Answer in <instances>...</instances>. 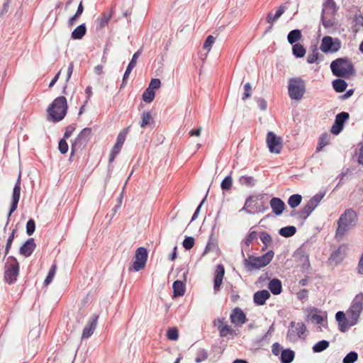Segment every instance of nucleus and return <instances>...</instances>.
<instances>
[{"label":"nucleus","mask_w":363,"mask_h":363,"mask_svg":"<svg viewBox=\"0 0 363 363\" xmlns=\"http://www.w3.org/2000/svg\"><path fill=\"white\" fill-rule=\"evenodd\" d=\"M67 108L66 98L57 97L48 108V120L54 123L62 121L67 114Z\"/></svg>","instance_id":"f257e3e1"},{"label":"nucleus","mask_w":363,"mask_h":363,"mask_svg":"<svg viewBox=\"0 0 363 363\" xmlns=\"http://www.w3.org/2000/svg\"><path fill=\"white\" fill-rule=\"evenodd\" d=\"M357 221V213L352 208L346 209L337 220V228L335 233L336 238H342L346 232L356 225Z\"/></svg>","instance_id":"f03ea898"},{"label":"nucleus","mask_w":363,"mask_h":363,"mask_svg":"<svg viewBox=\"0 0 363 363\" xmlns=\"http://www.w3.org/2000/svg\"><path fill=\"white\" fill-rule=\"evenodd\" d=\"M242 255L244 258L243 264L245 267L247 271L251 272L264 267L269 264L274 257V252L272 250H269L260 257L249 255L247 258H245L244 252L242 250Z\"/></svg>","instance_id":"7ed1b4c3"},{"label":"nucleus","mask_w":363,"mask_h":363,"mask_svg":"<svg viewBox=\"0 0 363 363\" xmlns=\"http://www.w3.org/2000/svg\"><path fill=\"white\" fill-rule=\"evenodd\" d=\"M330 69L335 76L342 78H348L355 72L353 65L347 57L333 60L330 64Z\"/></svg>","instance_id":"20e7f679"},{"label":"nucleus","mask_w":363,"mask_h":363,"mask_svg":"<svg viewBox=\"0 0 363 363\" xmlns=\"http://www.w3.org/2000/svg\"><path fill=\"white\" fill-rule=\"evenodd\" d=\"M323 9L321 12V21L323 26L325 28L334 26L335 15L337 11L338 7L336 6L334 0H325L323 4Z\"/></svg>","instance_id":"39448f33"},{"label":"nucleus","mask_w":363,"mask_h":363,"mask_svg":"<svg viewBox=\"0 0 363 363\" xmlns=\"http://www.w3.org/2000/svg\"><path fill=\"white\" fill-rule=\"evenodd\" d=\"M288 92L293 100H300L306 92L305 81L301 77H292L289 81Z\"/></svg>","instance_id":"423d86ee"},{"label":"nucleus","mask_w":363,"mask_h":363,"mask_svg":"<svg viewBox=\"0 0 363 363\" xmlns=\"http://www.w3.org/2000/svg\"><path fill=\"white\" fill-rule=\"evenodd\" d=\"M19 263L13 256H9L5 264L4 280L9 284L16 282L19 274Z\"/></svg>","instance_id":"0eeeda50"},{"label":"nucleus","mask_w":363,"mask_h":363,"mask_svg":"<svg viewBox=\"0 0 363 363\" xmlns=\"http://www.w3.org/2000/svg\"><path fill=\"white\" fill-rule=\"evenodd\" d=\"M363 311V293H359L353 299L350 308L347 311L348 317H351L352 323H357L359 315Z\"/></svg>","instance_id":"6e6552de"},{"label":"nucleus","mask_w":363,"mask_h":363,"mask_svg":"<svg viewBox=\"0 0 363 363\" xmlns=\"http://www.w3.org/2000/svg\"><path fill=\"white\" fill-rule=\"evenodd\" d=\"M306 326L303 323L291 322L287 332V338L290 341H296L298 338L306 336Z\"/></svg>","instance_id":"1a4fd4ad"},{"label":"nucleus","mask_w":363,"mask_h":363,"mask_svg":"<svg viewBox=\"0 0 363 363\" xmlns=\"http://www.w3.org/2000/svg\"><path fill=\"white\" fill-rule=\"evenodd\" d=\"M266 142L271 153L279 154L283 147L282 138L274 133L269 131L267 134Z\"/></svg>","instance_id":"9d476101"},{"label":"nucleus","mask_w":363,"mask_h":363,"mask_svg":"<svg viewBox=\"0 0 363 363\" xmlns=\"http://www.w3.org/2000/svg\"><path fill=\"white\" fill-rule=\"evenodd\" d=\"M91 135V129L90 128H84L75 138L71 145V155H73L74 152L81 148L82 145H85L89 141Z\"/></svg>","instance_id":"9b49d317"},{"label":"nucleus","mask_w":363,"mask_h":363,"mask_svg":"<svg viewBox=\"0 0 363 363\" xmlns=\"http://www.w3.org/2000/svg\"><path fill=\"white\" fill-rule=\"evenodd\" d=\"M147 249L143 247H138L135 251V260L133 263V269L135 272H139L144 269L147 259Z\"/></svg>","instance_id":"f8f14e48"},{"label":"nucleus","mask_w":363,"mask_h":363,"mask_svg":"<svg viewBox=\"0 0 363 363\" xmlns=\"http://www.w3.org/2000/svg\"><path fill=\"white\" fill-rule=\"evenodd\" d=\"M340 48V42L338 40L335 41L330 36H325L322 39L320 49L325 53L335 52Z\"/></svg>","instance_id":"ddd939ff"},{"label":"nucleus","mask_w":363,"mask_h":363,"mask_svg":"<svg viewBox=\"0 0 363 363\" xmlns=\"http://www.w3.org/2000/svg\"><path fill=\"white\" fill-rule=\"evenodd\" d=\"M350 114L347 112H340L336 115L335 122L331 127L333 134L338 135L343 129L345 123L349 119Z\"/></svg>","instance_id":"4468645a"},{"label":"nucleus","mask_w":363,"mask_h":363,"mask_svg":"<svg viewBox=\"0 0 363 363\" xmlns=\"http://www.w3.org/2000/svg\"><path fill=\"white\" fill-rule=\"evenodd\" d=\"M259 201L257 196H250L245 201L242 211H245L247 214L257 213L255 210H258Z\"/></svg>","instance_id":"2eb2a0df"},{"label":"nucleus","mask_w":363,"mask_h":363,"mask_svg":"<svg viewBox=\"0 0 363 363\" xmlns=\"http://www.w3.org/2000/svg\"><path fill=\"white\" fill-rule=\"evenodd\" d=\"M225 274V269L223 264H218L214 272L213 290L215 293L220 291Z\"/></svg>","instance_id":"dca6fc26"},{"label":"nucleus","mask_w":363,"mask_h":363,"mask_svg":"<svg viewBox=\"0 0 363 363\" xmlns=\"http://www.w3.org/2000/svg\"><path fill=\"white\" fill-rule=\"evenodd\" d=\"M230 318L231 322L236 325H241L247 321L245 313L238 307L232 311Z\"/></svg>","instance_id":"f3484780"},{"label":"nucleus","mask_w":363,"mask_h":363,"mask_svg":"<svg viewBox=\"0 0 363 363\" xmlns=\"http://www.w3.org/2000/svg\"><path fill=\"white\" fill-rule=\"evenodd\" d=\"M21 174L19 173L18 177L16 180V182L14 185L13 193H12V199H11V210L16 211L18 207V203L20 199L21 195Z\"/></svg>","instance_id":"a211bd4d"},{"label":"nucleus","mask_w":363,"mask_h":363,"mask_svg":"<svg viewBox=\"0 0 363 363\" xmlns=\"http://www.w3.org/2000/svg\"><path fill=\"white\" fill-rule=\"evenodd\" d=\"M35 247L34 239L29 238L20 247L19 253L25 257H28L32 255Z\"/></svg>","instance_id":"6ab92c4d"},{"label":"nucleus","mask_w":363,"mask_h":363,"mask_svg":"<svg viewBox=\"0 0 363 363\" xmlns=\"http://www.w3.org/2000/svg\"><path fill=\"white\" fill-rule=\"evenodd\" d=\"M272 212L276 216H280L286 208L284 202L279 198L273 197L269 202Z\"/></svg>","instance_id":"aec40b11"},{"label":"nucleus","mask_w":363,"mask_h":363,"mask_svg":"<svg viewBox=\"0 0 363 363\" xmlns=\"http://www.w3.org/2000/svg\"><path fill=\"white\" fill-rule=\"evenodd\" d=\"M98 319H99L98 315H93V317L91 318V320H90L88 322L87 325L84 327V328L83 330L82 335V339L88 338L94 333V331L95 330L96 327Z\"/></svg>","instance_id":"412c9836"},{"label":"nucleus","mask_w":363,"mask_h":363,"mask_svg":"<svg viewBox=\"0 0 363 363\" xmlns=\"http://www.w3.org/2000/svg\"><path fill=\"white\" fill-rule=\"evenodd\" d=\"M141 50H138L137 52H135L133 57H132V59L130 60V62H129L126 69H125V72L123 74V81H122V84H121V86H125V84H126V80L128 78L131 71L133 70V69L135 67L136 65V62H137V59L139 57V56L141 55Z\"/></svg>","instance_id":"4be33fe9"},{"label":"nucleus","mask_w":363,"mask_h":363,"mask_svg":"<svg viewBox=\"0 0 363 363\" xmlns=\"http://www.w3.org/2000/svg\"><path fill=\"white\" fill-rule=\"evenodd\" d=\"M270 296V293L266 289L258 291L254 294V303L257 306H263Z\"/></svg>","instance_id":"5701e85b"},{"label":"nucleus","mask_w":363,"mask_h":363,"mask_svg":"<svg viewBox=\"0 0 363 363\" xmlns=\"http://www.w3.org/2000/svg\"><path fill=\"white\" fill-rule=\"evenodd\" d=\"M268 289L274 295H279L282 291L281 281L277 278L272 279L268 284Z\"/></svg>","instance_id":"b1692460"},{"label":"nucleus","mask_w":363,"mask_h":363,"mask_svg":"<svg viewBox=\"0 0 363 363\" xmlns=\"http://www.w3.org/2000/svg\"><path fill=\"white\" fill-rule=\"evenodd\" d=\"M173 296L174 297H180L184 296L185 293V285L183 281L176 280L173 285Z\"/></svg>","instance_id":"393cba45"},{"label":"nucleus","mask_w":363,"mask_h":363,"mask_svg":"<svg viewBox=\"0 0 363 363\" xmlns=\"http://www.w3.org/2000/svg\"><path fill=\"white\" fill-rule=\"evenodd\" d=\"M295 357V353L290 349H285L281 351L280 361L281 363H291Z\"/></svg>","instance_id":"a878e982"},{"label":"nucleus","mask_w":363,"mask_h":363,"mask_svg":"<svg viewBox=\"0 0 363 363\" xmlns=\"http://www.w3.org/2000/svg\"><path fill=\"white\" fill-rule=\"evenodd\" d=\"M86 32V28L84 23H82L78 26L71 34V37L74 40H80L82 39Z\"/></svg>","instance_id":"bb28decb"},{"label":"nucleus","mask_w":363,"mask_h":363,"mask_svg":"<svg viewBox=\"0 0 363 363\" xmlns=\"http://www.w3.org/2000/svg\"><path fill=\"white\" fill-rule=\"evenodd\" d=\"M302 38L301 31L298 29L291 30L287 35V40L291 45L297 43Z\"/></svg>","instance_id":"cd10ccee"},{"label":"nucleus","mask_w":363,"mask_h":363,"mask_svg":"<svg viewBox=\"0 0 363 363\" xmlns=\"http://www.w3.org/2000/svg\"><path fill=\"white\" fill-rule=\"evenodd\" d=\"M238 182L240 184L247 187H252L255 186L257 179L251 176H241L240 177Z\"/></svg>","instance_id":"c85d7f7f"},{"label":"nucleus","mask_w":363,"mask_h":363,"mask_svg":"<svg viewBox=\"0 0 363 363\" xmlns=\"http://www.w3.org/2000/svg\"><path fill=\"white\" fill-rule=\"evenodd\" d=\"M333 89L336 92H343L347 86V83L342 79H336L333 82Z\"/></svg>","instance_id":"c756f323"},{"label":"nucleus","mask_w":363,"mask_h":363,"mask_svg":"<svg viewBox=\"0 0 363 363\" xmlns=\"http://www.w3.org/2000/svg\"><path fill=\"white\" fill-rule=\"evenodd\" d=\"M296 233V228L293 225H288L284 228H281L279 230V233L280 235L284 238H289L295 235Z\"/></svg>","instance_id":"7c9ffc66"},{"label":"nucleus","mask_w":363,"mask_h":363,"mask_svg":"<svg viewBox=\"0 0 363 363\" xmlns=\"http://www.w3.org/2000/svg\"><path fill=\"white\" fill-rule=\"evenodd\" d=\"M344 257L342 247H340L331 254L330 259L335 264H339L343 260Z\"/></svg>","instance_id":"2f4dec72"},{"label":"nucleus","mask_w":363,"mask_h":363,"mask_svg":"<svg viewBox=\"0 0 363 363\" xmlns=\"http://www.w3.org/2000/svg\"><path fill=\"white\" fill-rule=\"evenodd\" d=\"M306 52V49L301 44L296 43L293 45L292 53L296 57L301 58L304 57Z\"/></svg>","instance_id":"473e14b6"},{"label":"nucleus","mask_w":363,"mask_h":363,"mask_svg":"<svg viewBox=\"0 0 363 363\" xmlns=\"http://www.w3.org/2000/svg\"><path fill=\"white\" fill-rule=\"evenodd\" d=\"M329 345H330V343L328 340H320V341L318 342L317 343H315L313 346L312 350H313V352L319 353V352H321L325 350L327 348H328Z\"/></svg>","instance_id":"72a5a7b5"},{"label":"nucleus","mask_w":363,"mask_h":363,"mask_svg":"<svg viewBox=\"0 0 363 363\" xmlns=\"http://www.w3.org/2000/svg\"><path fill=\"white\" fill-rule=\"evenodd\" d=\"M302 196L300 194H293L288 199V204L291 208H295L300 205Z\"/></svg>","instance_id":"f704fd0d"},{"label":"nucleus","mask_w":363,"mask_h":363,"mask_svg":"<svg viewBox=\"0 0 363 363\" xmlns=\"http://www.w3.org/2000/svg\"><path fill=\"white\" fill-rule=\"evenodd\" d=\"M259 238L262 243L264 245V247L262 248V251L265 250L267 247L272 243V237L267 232H261L259 235Z\"/></svg>","instance_id":"c9c22d12"},{"label":"nucleus","mask_w":363,"mask_h":363,"mask_svg":"<svg viewBox=\"0 0 363 363\" xmlns=\"http://www.w3.org/2000/svg\"><path fill=\"white\" fill-rule=\"evenodd\" d=\"M352 320V318L347 316V318H346L345 320H343L341 323H338V329L341 332L345 333L349 329L350 327L353 326L357 324V323L352 324V322H351Z\"/></svg>","instance_id":"e433bc0d"},{"label":"nucleus","mask_w":363,"mask_h":363,"mask_svg":"<svg viewBox=\"0 0 363 363\" xmlns=\"http://www.w3.org/2000/svg\"><path fill=\"white\" fill-rule=\"evenodd\" d=\"M330 138V136L328 133L321 135V136L319 138L318 144L316 147L318 151H320L323 147L329 144Z\"/></svg>","instance_id":"4c0bfd02"},{"label":"nucleus","mask_w":363,"mask_h":363,"mask_svg":"<svg viewBox=\"0 0 363 363\" xmlns=\"http://www.w3.org/2000/svg\"><path fill=\"white\" fill-rule=\"evenodd\" d=\"M130 126L124 128L123 130H121L119 134L118 135L117 140L116 144H117V146H123L125 140L126 135L128 134Z\"/></svg>","instance_id":"58836bf2"},{"label":"nucleus","mask_w":363,"mask_h":363,"mask_svg":"<svg viewBox=\"0 0 363 363\" xmlns=\"http://www.w3.org/2000/svg\"><path fill=\"white\" fill-rule=\"evenodd\" d=\"M155 91L151 90V89L147 88L143 94V100L146 103L152 102L155 99Z\"/></svg>","instance_id":"ea45409f"},{"label":"nucleus","mask_w":363,"mask_h":363,"mask_svg":"<svg viewBox=\"0 0 363 363\" xmlns=\"http://www.w3.org/2000/svg\"><path fill=\"white\" fill-rule=\"evenodd\" d=\"M208 357V352L205 349L201 348L196 352V357L195 359V362L196 363H201L206 359H207Z\"/></svg>","instance_id":"a19ab883"},{"label":"nucleus","mask_w":363,"mask_h":363,"mask_svg":"<svg viewBox=\"0 0 363 363\" xmlns=\"http://www.w3.org/2000/svg\"><path fill=\"white\" fill-rule=\"evenodd\" d=\"M313 212V210L308 206V205H305L301 210V221L303 224L306 218L311 215Z\"/></svg>","instance_id":"79ce46f5"},{"label":"nucleus","mask_w":363,"mask_h":363,"mask_svg":"<svg viewBox=\"0 0 363 363\" xmlns=\"http://www.w3.org/2000/svg\"><path fill=\"white\" fill-rule=\"evenodd\" d=\"M358 359V354L351 351L342 359V363H354Z\"/></svg>","instance_id":"37998d69"},{"label":"nucleus","mask_w":363,"mask_h":363,"mask_svg":"<svg viewBox=\"0 0 363 363\" xmlns=\"http://www.w3.org/2000/svg\"><path fill=\"white\" fill-rule=\"evenodd\" d=\"M141 118L142 121L140 126L142 128H145L146 125L150 124L151 121H152V116L149 111L143 112Z\"/></svg>","instance_id":"c03bdc74"},{"label":"nucleus","mask_w":363,"mask_h":363,"mask_svg":"<svg viewBox=\"0 0 363 363\" xmlns=\"http://www.w3.org/2000/svg\"><path fill=\"white\" fill-rule=\"evenodd\" d=\"M16 232V229H13L7 239V242L5 247V256H6L9 252V250L11 247V245L15 237Z\"/></svg>","instance_id":"a18cd8bd"},{"label":"nucleus","mask_w":363,"mask_h":363,"mask_svg":"<svg viewBox=\"0 0 363 363\" xmlns=\"http://www.w3.org/2000/svg\"><path fill=\"white\" fill-rule=\"evenodd\" d=\"M233 184V179L230 176H227L222 181L220 187L223 190L226 191L230 189Z\"/></svg>","instance_id":"49530a36"},{"label":"nucleus","mask_w":363,"mask_h":363,"mask_svg":"<svg viewBox=\"0 0 363 363\" xmlns=\"http://www.w3.org/2000/svg\"><path fill=\"white\" fill-rule=\"evenodd\" d=\"M167 337L170 340H177L179 337V332L176 328H171L167 330Z\"/></svg>","instance_id":"de8ad7c7"},{"label":"nucleus","mask_w":363,"mask_h":363,"mask_svg":"<svg viewBox=\"0 0 363 363\" xmlns=\"http://www.w3.org/2000/svg\"><path fill=\"white\" fill-rule=\"evenodd\" d=\"M183 247L186 250H191L194 245V238L193 237H186L182 242Z\"/></svg>","instance_id":"09e8293b"},{"label":"nucleus","mask_w":363,"mask_h":363,"mask_svg":"<svg viewBox=\"0 0 363 363\" xmlns=\"http://www.w3.org/2000/svg\"><path fill=\"white\" fill-rule=\"evenodd\" d=\"M35 230V223L32 218L29 219L26 223V233L28 235H32Z\"/></svg>","instance_id":"8fccbe9b"},{"label":"nucleus","mask_w":363,"mask_h":363,"mask_svg":"<svg viewBox=\"0 0 363 363\" xmlns=\"http://www.w3.org/2000/svg\"><path fill=\"white\" fill-rule=\"evenodd\" d=\"M319 53L316 48H315L311 53H309L307 56V62L313 64L318 60Z\"/></svg>","instance_id":"3c124183"},{"label":"nucleus","mask_w":363,"mask_h":363,"mask_svg":"<svg viewBox=\"0 0 363 363\" xmlns=\"http://www.w3.org/2000/svg\"><path fill=\"white\" fill-rule=\"evenodd\" d=\"M111 16H106L104 14L101 17L97 18V27L99 28H104L108 22Z\"/></svg>","instance_id":"603ef678"},{"label":"nucleus","mask_w":363,"mask_h":363,"mask_svg":"<svg viewBox=\"0 0 363 363\" xmlns=\"http://www.w3.org/2000/svg\"><path fill=\"white\" fill-rule=\"evenodd\" d=\"M252 94V86L250 83L247 82L244 85V93L242 97L243 101L247 100L248 98L251 96Z\"/></svg>","instance_id":"864d4df0"},{"label":"nucleus","mask_w":363,"mask_h":363,"mask_svg":"<svg viewBox=\"0 0 363 363\" xmlns=\"http://www.w3.org/2000/svg\"><path fill=\"white\" fill-rule=\"evenodd\" d=\"M308 317H310V320L312 322L315 323L317 324L322 325L323 326H325V324H324L325 319L322 315H318V314H313L311 315H308Z\"/></svg>","instance_id":"5fc2aeb1"},{"label":"nucleus","mask_w":363,"mask_h":363,"mask_svg":"<svg viewBox=\"0 0 363 363\" xmlns=\"http://www.w3.org/2000/svg\"><path fill=\"white\" fill-rule=\"evenodd\" d=\"M58 149L62 154H65L68 151V144L66 142V139L64 138L61 139L58 144Z\"/></svg>","instance_id":"6e6d98bb"},{"label":"nucleus","mask_w":363,"mask_h":363,"mask_svg":"<svg viewBox=\"0 0 363 363\" xmlns=\"http://www.w3.org/2000/svg\"><path fill=\"white\" fill-rule=\"evenodd\" d=\"M214 42L215 38L212 35H208L203 43V49L207 50L208 52Z\"/></svg>","instance_id":"4d7b16f0"},{"label":"nucleus","mask_w":363,"mask_h":363,"mask_svg":"<svg viewBox=\"0 0 363 363\" xmlns=\"http://www.w3.org/2000/svg\"><path fill=\"white\" fill-rule=\"evenodd\" d=\"M257 233L256 231H252L249 233L247 237L245 238V245L249 247L250 243L252 242L253 240L257 239Z\"/></svg>","instance_id":"13d9d810"},{"label":"nucleus","mask_w":363,"mask_h":363,"mask_svg":"<svg viewBox=\"0 0 363 363\" xmlns=\"http://www.w3.org/2000/svg\"><path fill=\"white\" fill-rule=\"evenodd\" d=\"M208 191L209 189L207 191L204 198L203 199V200L201 201V202L200 203V204L199 205V206L196 208L194 213L193 214L192 216V218H191V222L194 221V220H196L198 217V215H199V213L200 211V209L202 206V205L203 204V203L205 202L206 198H207V196H208Z\"/></svg>","instance_id":"bf43d9fd"},{"label":"nucleus","mask_w":363,"mask_h":363,"mask_svg":"<svg viewBox=\"0 0 363 363\" xmlns=\"http://www.w3.org/2000/svg\"><path fill=\"white\" fill-rule=\"evenodd\" d=\"M76 125H77L75 123H73V124H71V125H68L66 128V130H65V133L64 134V138L65 139H67V138H69L72 135V133L76 129Z\"/></svg>","instance_id":"052dcab7"},{"label":"nucleus","mask_w":363,"mask_h":363,"mask_svg":"<svg viewBox=\"0 0 363 363\" xmlns=\"http://www.w3.org/2000/svg\"><path fill=\"white\" fill-rule=\"evenodd\" d=\"M161 82L159 79H152L150 81L148 89H151V90L154 91L155 89H157L160 87Z\"/></svg>","instance_id":"680f3d73"},{"label":"nucleus","mask_w":363,"mask_h":363,"mask_svg":"<svg viewBox=\"0 0 363 363\" xmlns=\"http://www.w3.org/2000/svg\"><path fill=\"white\" fill-rule=\"evenodd\" d=\"M233 329L228 325H224L220 330V335L221 337H226L230 333H232Z\"/></svg>","instance_id":"e2e57ef3"},{"label":"nucleus","mask_w":363,"mask_h":363,"mask_svg":"<svg viewBox=\"0 0 363 363\" xmlns=\"http://www.w3.org/2000/svg\"><path fill=\"white\" fill-rule=\"evenodd\" d=\"M255 101L260 110L264 111L267 109V104L266 100L262 98H256Z\"/></svg>","instance_id":"0e129e2a"},{"label":"nucleus","mask_w":363,"mask_h":363,"mask_svg":"<svg viewBox=\"0 0 363 363\" xmlns=\"http://www.w3.org/2000/svg\"><path fill=\"white\" fill-rule=\"evenodd\" d=\"M286 4L281 5L276 13H274L275 18H277L278 19L281 16V15L285 12V11L287 9V6H286Z\"/></svg>","instance_id":"69168bd1"},{"label":"nucleus","mask_w":363,"mask_h":363,"mask_svg":"<svg viewBox=\"0 0 363 363\" xmlns=\"http://www.w3.org/2000/svg\"><path fill=\"white\" fill-rule=\"evenodd\" d=\"M325 192H318V194L314 195L311 199L313 200L314 202L317 203V204H319L320 201L325 196Z\"/></svg>","instance_id":"338daca9"},{"label":"nucleus","mask_w":363,"mask_h":363,"mask_svg":"<svg viewBox=\"0 0 363 363\" xmlns=\"http://www.w3.org/2000/svg\"><path fill=\"white\" fill-rule=\"evenodd\" d=\"M272 353L275 356L279 355L280 352H281V345L278 342L274 343L272 345Z\"/></svg>","instance_id":"774afa93"}]
</instances>
